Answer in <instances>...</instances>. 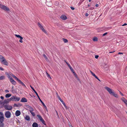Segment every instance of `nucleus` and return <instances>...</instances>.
Here are the masks:
<instances>
[{
    "label": "nucleus",
    "mask_w": 127,
    "mask_h": 127,
    "mask_svg": "<svg viewBox=\"0 0 127 127\" xmlns=\"http://www.w3.org/2000/svg\"><path fill=\"white\" fill-rule=\"evenodd\" d=\"M105 89H106L111 95H113L114 97H118V95L117 94H115L112 91V90L108 87H105Z\"/></svg>",
    "instance_id": "f257e3e1"
},
{
    "label": "nucleus",
    "mask_w": 127,
    "mask_h": 127,
    "mask_svg": "<svg viewBox=\"0 0 127 127\" xmlns=\"http://www.w3.org/2000/svg\"><path fill=\"white\" fill-rule=\"evenodd\" d=\"M30 86L31 87V89L33 90V91L37 95V97H38V98L39 99V100L40 101V102H41V103H42V104L43 105V107H44V108L46 109H47V108L45 105V104L42 101V100L41 99H40L39 96L38 94L37 93L36 91H35V90L34 89V88L31 86L30 85Z\"/></svg>",
    "instance_id": "f03ea898"
},
{
    "label": "nucleus",
    "mask_w": 127,
    "mask_h": 127,
    "mask_svg": "<svg viewBox=\"0 0 127 127\" xmlns=\"http://www.w3.org/2000/svg\"><path fill=\"white\" fill-rule=\"evenodd\" d=\"M8 99L9 101H18L20 99V98L16 96H13L9 98H8Z\"/></svg>",
    "instance_id": "7ed1b4c3"
},
{
    "label": "nucleus",
    "mask_w": 127,
    "mask_h": 127,
    "mask_svg": "<svg viewBox=\"0 0 127 127\" xmlns=\"http://www.w3.org/2000/svg\"><path fill=\"white\" fill-rule=\"evenodd\" d=\"M37 117L40 120V121L44 125H46V124H45V122L43 119L42 118L41 115H37Z\"/></svg>",
    "instance_id": "20e7f679"
},
{
    "label": "nucleus",
    "mask_w": 127,
    "mask_h": 127,
    "mask_svg": "<svg viewBox=\"0 0 127 127\" xmlns=\"http://www.w3.org/2000/svg\"><path fill=\"white\" fill-rule=\"evenodd\" d=\"M0 8L5 11H9V9L8 7L4 5L0 4Z\"/></svg>",
    "instance_id": "39448f33"
},
{
    "label": "nucleus",
    "mask_w": 127,
    "mask_h": 127,
    "mask_svg": "<svg viewBox=\"0 0 127 127\" xmlns=\"http://www.w3.org/2000/svg\"><path fill=\"white\" fill-rule=\"evenodd\" d=\"M5 115L6 118H9L11 117V113L10 112L8 111L5 112Z\"/></svg>",
    "instance_id": "423d86ee"
},
{
    "label": "nucleus",
    "mask_w": 127,
    "mask_h": 127,
    "mask_svg": "<svg viewBox=\"0 0 127 127\" xmlns=\"http://www.w3.org/2000/svg\"><path fill=\"white\" fill-rule=\"evenodd\" d=\"M38 25L40 28V29L43 32H44L45 33H47L46 31H45L43 27L39 22L38 23Z\"/></svg>",
    "instance_id": "0eeeda50"
},
{
    "label": "nucleus",
    "mask_w": 127,
    "mask_h": 127,
    "mask_svg": "<svg viewBox=\"0 0 127 127\" xmlns=\"http://www.w3.org/2000/svg\"><path fill=\"white\" fill-rule=\"evenodd\" d=\"M4 106L5 109L6 110H11L12 109V106L10 105H4Z\"/></svg>",
    "instance_id": "6e6552de"
},
{
    "label": "nucleus",
    "mask_w": 127,
    "mask_h": 127,
    "mask_svg": "<svg viewBox=\"0 0 127 127\" xmlns=\"http://www.w3.org/2000/svg\"><path fill=\"white\" fill-rule=\"evenodd\" d=\"M1 62H2L3 64L4 65H8V62L5 59L3 60H2L1 61Z\"/></svg>",
    "instance_id": "1a4fd4ad"
},
{
    "label": "nucleus",
    "mask_w": 127,
    "mask_h": 127,
    "mask_svg": "<svg viewBox=\"0 0 127 127\" xmlns=\"http://www.w3.org/2000/svg\"><path fill=\"white\" fill-rule=\"evenodd\" d=\"M8 99H5L3 102L2 101V104L4 105V104H6L8 103L9 101H9V100Z\"/></svg>",
    "instance_id": "9d476101"
},
{
    "label": "nucleus",
    "mask_w": 127,
    "mask_h": 127,
    "mask_svg": "<svg viewBox=\"0 0 127 127\" xmlns=\"http://www.w3.org/2000/svg\"><path fill=\"white\" fill-rule=\"evenodd\" d=\"M121 100L123 101L127 106V100L124 97H122L121 98Z\"/></svg>",
    "instance_id": "9b49d317"
},
{
    "label": "nucleus",
    "mask_w": 127,
    "mask_h": 127,
    "mask_svg": "<svg viewBox=\"0 0 127 127\" xmlns=\"http://www.w3.org/2000/svg\"><path fill=\"white\" fill-rule=\"evenodd\" d=\"M21 112L20 111L17 110L15 112V114L16 116H18L20 115Z\"/></svg>",
    "instance_id": "f8f14e48"
},
{
    "label": "nucleus",
    "mask_w": 127,
    "mask_h": 127,
    "mask_svg": "<svg viewBox=\"0 0 127 127\" xmlns=\"http://www.w3.org/2000/svg\"><path fill=\"white\" fill-rule=\"evenodd\" d=\"M25 106L26 107H27L30 109V110H29L30 111H33L34 110L32 108V107H31V106H30L29 105H26Z\"/></svg>",
    "instance_id": "ddd939ff"
},
{
    "label": "nucleus",
    "mask_w": 127,
    "mask_h": 127,
    "mask_svg": "<svg viewBox=\"0 0 127 127\" xmlns=\"http://www.w3.org/2000/svg\"><path fill=\"white\" fill-rule=\"evenodd\" d=\"M25 120L27 121H30V118L29 116L28 115L26 116L25 117Z\"/></svg>",
    "instance_id": "4468645a"
},
{
    "label": "nucleus",
    "mask_w": 127,
    "mask_h": 127,
    "mask_svg": "<svg viewBox=\"0 0 127 127\" xmlns=\"http://www.w3.org/2000/svg\"><path fill=\"white\" fill-rule=\"evenodd\" d=\"M27 99L25 97L22 98L21 100V102H27Z\"/></svg>",
    "instance_id": "2eb2a0df"
},
{
    "label": "nucleus",
    "mask_w": 127,
    "mask_h": 127,
    "mask_svg": "<svg viewBox=\"0 0 127 127\" xmlns=\"http://www.w3.org/2000/svg\"><path fill=\"white\" fill-rule=\"evenodd\" d=\"M61 18L64 20H65L67 19L66 16L64 15H62L61 17Z\"/></svg>",
    "instance_id": "dca6fc26"
},
{
    "label": "nucleus",
    "mask_w": 127,
    "mask_h": 127,
    "mask_svg": "<svg viewBox=\"0 0 127 127\" xmlns=\"http://www.w3.org/2000/svg\"><path fill=\"white\" fill-rule=\"evenodd\" d=\"M32 126L33 127H38V124L34 122Z\"/></svg>",
    "instance_id": "f3484780"
},
{
    "label": "nucleus",
    "mask_w": 127,
    "mask_h": 127,
    "mask_svg": "<svg viewBox=\"0 0 127 127\" xmlns=\"http://www.w3.org/2000/svg\"><path fill=\"white\" fill-rule=\"evenodd\" d=\"M12 76L16 80H17L18 81V82L20 80L19 79H18V78L17 77H16L15 76L13 75H12Z\"/></svg>",
    "instance_id": "a211bd4d"
},
{
    "label": "nucleus",
    "mask_w": 127,
    "mask_h": 127,
    "mask_svg": "<svg viewBox=\"0 0 127 127\" xmlns=\"http://www.w3.org/2000/svg\"><path fill=\"white\" fill-rule=\"evenodd\" d=\"M18 82L20 84H21L24 87H26L25 85V84L22 82L20 80Z\"/></svg>",
    "instance_id": "6ab92c4d"
},
{
    "label": "nucleus",
    "mask_w": 127,
    "mask_h": 127,
    "mask_svg": "<svg viewBox=\"0 0 127 127\" xmlns=\"http://www.w3.org/2000/svg\"><path fill=\"white\" fill-rule=\"evenodd\" d=\"M90 72L94 76L96 79L97 78V77L93 73L91 70H90Z\"/></svg>",
    "instance_id": "aec40b11"
},
{
    "label": "nucleus",
    "mask_w": 127,
    "mask_h": 127,
    "mask_svg": "<svg viewBox=\"0 0 127 127\" xmlns=\"http://www.w3.org/2000/svg\"><path fill=\"white\" fill-rule=\"evenodd\" d=\"M11 95V94H7L5 96L6 98H8L10 97Z\"/></svg>",
    "instance_id": "412c9836"
},
{
    "label": "nucleus",
    "mask_w": 127,
    "mask_h": 127,
    "mask_svg": "<svg viewBox=\"0 0 127 127\" xmlns=\"http://www.w3.org/2000/svg\"><path fill=\"white\" fill-rule=\"evenodd\" d=\"M68 66L69 67V68H70V70L73 73V72L74 71L73 69V68L71 67V65L70 64L68 65Z\"/></svg>",
    "instance_id": "4be33fe9"
},
{
    "label": "nucleus",
    "mask_w": 127,
    "mask_h": 127,
    "mask_svg": "<svg viewBox=\"0 0 127 127\" xmlns=\"http://www.w3.org/2000/svg\"><path fill=\"white\" fill-rule=\"evenodd\" d=\"M5 79V77L4 76H1L0 77V80H2Z\"/></svg>",
    "instance_id": "5701e85b"
},
{
    "label": "nucleus",
    "mask_w": 127,
    "mask_h": 127,
    "mask_svg": "<svg viewBox=\"0 0 127 127\" xmlns=\"http://www.w3.org/2000/svg\"><path fill=\"white\" fill-rule=\"evenodd\" d=\"M62 103H63V104L64 105V106L67 109H68V107L65 104V103L63 101L62 102Z\"/></svg>",
    "instance_id": "b1692460"
},
{
    "label": "nucleus",
    "mask_w": 127,
    "mask_h": 127,
    "mask_svg": "<svg viewBox=\"0 0 127 127\" xmlns=\"http://www.w3.org/2000/svg\"><path fill=\"white\" fill-rule=\"evenodd\" d=\"M4 117H0V122H3L4 121Z\"/></svg>",
    "instance_id": "393cba45"
},
{
    "label": "nucleus",
    "mask_w": 127,
    "mask_h": 127,
    "mask_svg": "<svg viewBox=\"0 0 127 127\" xmlns=\"http://www.w3.org/2000/svg\"><path fill=\"white\" fill-rule=\"evenodd\" d=\"M4 124L3 122H0V127H4Z\"/></svg>",
    "instance_id": "a878e982"
},
{
    "label": "nucleus",
    "mask_w": 127,
    "mask_h": 127,
    "mask_svg": "<svg viewBox=\"0 0 127 127\" xmlns=\"http://www.w3.org/2000/svg\"><path fill=\"white\" fill-rule=\"evenodd\" d=\"M15 35L16 37L18 38H20H20L22 39V38H23L21 36L19 35L15 34Z\"/></svg>",
    "instance_id": "bb28decb"
},
{
    "label": "nucleus",
    "mask_w": 127,
    "mask_h": 127,
    "mask_svg": "<svg viewBox=\"0 0 127 127\" xmlns=\"http://www.w3.org/2000/svg\"><path fill=\"white\" fill-rule=\"evenodd\" d=\"M33 111H30V112L32 116H34L35 115V113L34 112H32Z\"/></svg>",
    "instance_id": "cd10ccee"
},
{
    "label": "nucleus",
    "mask_w": 127,
    "mask_h": 127,
    "mask_svg": "<svg viewBox=\"0 0 127 127\" xmlns=\"http://www.w3.org/2000/svg\"><path fill=\"white\" fill-rule=\"evenodd\" d=\"M62 39L64 43H67L68 42V40L66 39L63 38Z\"/></svg>",
    "instance_id": "c85d7f7f"
},
{
    "label": "nucleus",
    "mask_w": 127,
    "mask_h": 127,
    "mask_svg": "<svg viewBox=\"0 0 127 127\" xmlns=\"http://www.w3.org/2000/svg\"><path fill=\"white\" fill-rule=\"evenodd\" d=\"M5 74L7 75L8 77V78L11 77L10 75V73L8 72H6L5 73Z\"/></svg>",
    "instance_id": "c756f323"
},
{
    "label": "nucleus",
    "mask_w": 127,
    "mask_h": 127,
    "mask_svg": "<svg viewBox=\"0 0 127 127\" xmlns=\"http://www.w3.org/2000/svg\"><path fill=\"white\" fill-rule=\"evenodd\" d=\"M0 117H4V115L1 112H0Z\"/></svg>",
    "instance_id": "7c9ffc66"
},
{
    "label": "nucleus",
    "mask_w": 127,
    "mask_h": 127,
    "mask_svg": "<svg viewBox=\"0 0 127 127\" xmlns=\"http://www.w3.org/2000/svg\"><path fill=\"white\" fill-rule=\"evenodd\" d=\"M93 40L94 41H96L97 40V38L96 37H94V38L93 39Z\"/></svg>",
    "instance_id": "2f4dec72"
},
{
    "label": "nucleus",
    "mask_w": 127,
    "mask_h": 127,
    "mask_svg": "<svg viewBox=\"0 0 127 127\" xmlns=\"http://www.w3.org/2000/svg\"><path fill=\"white\" fill-rule=\"evenodd\" d=\"M46 73L47 76L48 77H49L51 79V77L50 76V75L48 73V72H46Z\"/></svg>",
    "instance_id": "473e14b6"
},
{
    "label": "nucleus",
    "mask_w": 127,
    "mask_h": 127,
    "mask_svg": "<svg viewBox=\"0 0 127 127\" xmlns=\"http://www.w3.org/2000/svg\"><path fill=\"white\" fill-rule=\"evenodd\" d=\"M19 104L18 105L16 104H14V106L15 107H19Z\"/></svg>",
    "instance_id": "72a5a7b5"
},
{
    "label": "nucleus",
    "mask_w": 127,
    "mask_h": 127,
    "mask_svg": "<svg viewBox=\"0 0 127 127\" xmlns=\"http://www.w3.org/2000/svg\"><path fill=\"white\" fill-rule=\"evenodd\" d=\"M12 81V82H11V83H12L14 85H15L16 84V82H15V81L14 80H13V81Z\"/></svg>",
    "instance_id": "f704fd0d"
},
{
    "label": "nucleus",
    "mask_w": 127,
    "mask_h": 127,
    "mask_svg": "<svg viewBox=\"0 0 127 127\" xmlns=\"http://www.w3.org/2000/svg\"><path fill=\"white\" fill-rule=\"evenodd\" d=\"M73 73L74 75L76 77V78L77 77H78V76L76 74V73L74 71L73 72Z\"/></svg>",
    "instance_id": "c9c22d12"
},
{
    "label": "nucleus",
    "mask_w": 127,
    "mask_h": 127,
    "mask_svg": "<svg viewBox=\"0 0 127 127\" xmlns=\"http://www.w3.org/2000/svg\"><path fill=\"white\" fill-rule=\"evenodd\" d=\"M59 4V3L58 1H56L55 3V4L57 6H58Z\"/></svg>",
    "instance_id": "e433bc0d"
},
{
    "label": "nucleus",
    "mask_w": 127,
    "mask_h": 127,
    "mask_svg": "<svg viewBox=\"0 0 127 127\" xmlns=\"http://www.w3.org/2000/svg\"><path fill=\"white\" fill-rule=\"evenodd\" d=\"M58 98L59 99L61 102L63 101V100L61 99V98L59 96H58Z\"/></svg>",
    "instance_id": "4c0bfd02"
},
{
    "label": "nucleus",
    "mask_w": 127,
    "mask_h": 127,
    "mask_svg": "<svg viewBox=\"0 0 127 127\" xmlns=\"http://www.w3.org/2000/svg\"><path fill=\"white\" fill-rule=\"evenodd\" d=\"M9 79H10V81L11 82H12V81L14 80L11 77L9 78Z\"/></svg>",
    "instance_id": "58836bf2"
},
{
    "label": "nucleus",
    "mask_w": 127,
    "mask_h": 127,
    "mask_svg": "<svg viewBox=\"0 0 127 127\" xmlns=\"http://www.w3.org/2000/svg\"><path fill=\"white\" fill-rule=\"evenodd\" d=\"M0 58L1 59H2V60H3L4 59H5V58L2 56L0 55Z\"/></svg>",
    "instance_id": "ea45409f"
},
{
    "label": "nucleus",
    "mask_w": 127,
    "mask_h": 127,
    "mask_svg": "<svg viewBox=\"0 0 127 127\" xmlns=\"http://www.w3.org/2000/svg\"><path fill=\"white\" fill-rule=\"evenodd\" d=\"M43 56H44V57L45 58V59L46 60V59H47L48 58H47V57H46V55L45 54H43Z\"/></svg>",
    "instance_id": "a19ab883"
},
{
    "label": "nucleus",
    "mask_w": 127,
    "mask_h": 127,
    "mask_svg": "<svg viewBox=\"0 0 127 127\" xmlns=\"http://www.w3.org/2000/svg\"><path fill=\"white\" fill-rule=\"evenodd\" d=\"M23 39V37L22 38V39L20 38V40H19V42L20 43H22L23 42V41L22 40Z\"/></svg>",
    "instance_id": "79ce46f5"
},
{
    "label": "nucleus",
    "mask_w": 127,
    "mask_h": 127,
    "mask_svg": "<svg viewBox=\"0 0 127 127\" xmlns=\"http://www.w3.org/2000/svg\"><path fill=\"white\" fill-rule=\"evenodd\" d=\"M107 33V32H105V33H104L102 35V36H104L105 35H106Z\"/></svg>",
    "instance_id": "37998d69"
},
{
    "label": "nucleus",
    "mask_w": 127,
    "mask_h": 127,
    "mask_svg": "<svg viewBox=\"0 0 127 127\" xmlns=\"http://www.w3.org/2000/svg\"><path fill=\"white\" fill-rule=\"evenodd\" d=\"M11 90H12V93H13V91H14V89H13V86L12 88H11Z\"/></svg>",
    "instance_id": "c03bdc74"
},
{
    "label": "nucleus",
    "mask_w": 127,
    "mask_h": 127,
    "mask_svg": "<svg viewBox=\"0 0 127 127\" xmlns=\"http://www.w3.org/2000/svg\"><path fill=\"white\" fill-rule=\"evenodd\" d=\"M99 57V56L98 55H95V58L96 59H97Z\"/></svg>",
    "instance_id": "a18cd8bd"
},
{
    "label": "nucleus",
    "mask_w": 127,
    "mask_h": 127,
    "mask_svg": "<svg viewBox=\"0 0 127 127\" xmlns=\"http://www.w3.org/2000/svg\"><path fill=\"white\" fill-rule=\"evenodd\" d=\"M64 62L67 64V65H68L69 64H68V63L65 60H64Z\"/></svg>",
    "instance_id": "49530a36"
},
{
    "label": "nucleus",
    "mask_w": 127,
    "mask_h": 127,
    "mask_svg": "<svg viewBox=\"0 0 127 127\" xmlns=\"http://www.w3.org/2000/svg\"><path fill=\"white\" fill-rule=\"evenodd\" d=\"M0 70L3 71L4 70V69L2 68L1 67H0Z\"/></svg>",
    "instance_id": "de8ad7c7"
},
{
    "label": "nucleus",
    "mask_w": 127,
    "mask_h": 127,
    "mask_svg": "<svg viewBox=\"0 0 127 127\" xmlns=\"http://www.w3.org/2000/svg\"><path fill=\"white\" fill-rule=\"evenodd\" d=\"M70 8H71V9L72 10H74V8L73 7H72V6Z\"/></svg>",
    "instance_id": "09e8293b"
},
{
    "label": "nucleus",
    "mask_w": 127,
    "mask_h": 127,
    "mask_svg": "<svg viewBox=\"0 0 127 127\" xmlns=\"http://www.w3.org/2000/svg\"><path fill=\"white\" fill-rule=\"evenodd\" d=\"M120 94L122 96H124V94L122 93L120 91Z\"/></svg>",
    "instance_id": "8fccbe9b"
},
{
    "label": "nucleus",
    "mask_w": 127,
    "mask_h": 127,
    "mask_svg": "<svg viewBox=\"0 0 127 127\" xmlns=\"http://www.w3.org/2000/svg\"><path fill=\"white\" fill-rule=\"evenodd\" d=\"M5 92L6 93H8L9 92V91L7 90H5Z\"/></svg>",
    "instance_id": "3c124183"
},
{
    "label": "nucleus",
    "mask_w": 127,
    "mask_h": 127,
    "mask_svg": "<svg viewBox=\"0 0 127 127\" xmlns=\"http://www.w3.org/2000/svg\"><path fill=\"white\" fill-rule=\"evenodd\" d=\"M127 25V24L126 23H124V24H123L122 26H125Z\"/></svg>",
    "instance_id": "603ef678"
},
{
    "label": "nucleus",
    "mask_w": 127,
    "mask_h": 127,
    "mask_svg": "<svg viewBox=\"0 0 127 127\" xmlns=\"http://www.w3.org/2000/svg\"><path fill=\"white\" fill-rule=\"evenodd\" d=\"M0 98L2 99H3L4 98V97H3V96H1L0 97Z\"/></svg>",
    "instance_id": "864d4df0"
},
{
    "label": "nucleus",
    "mask_w": 127,
    "mask_h": 127,
    "mask_svg": "<svg viewBox=\"0 0 127 127\" xmlns=\"http://www.w3.org/2000/svg\"><path fill=\"white\" fill-rule=\"evenodd\" d=\"M85 16H88V13H86L85 14Z\"/></svg>",
    "instance_id": "5fc2aeb1"
},
{
    "label": "nucleus",
    "mask_w": 127,
    "mask_h": 127,
    "mask_svg": "<svg viewBox=\"0 0 127 127\" xmlns=\"http://www.w3.org/2000/svg\"><path fill=\"white\" fill-rule=\"evenodd\" d=\"M9 73H10V75H11L12 76V75H13L11 73V72H9Z\"/></svg>",
    "instance_id": "6e6d98bb"
},
{
    "label": "nucleus",
    "mask_w": 127,
    "mask_h": 127,
    "mask_svg": "<svg viewBox=\"0 0 127 127\" xmlns=\"http://www.w3.org/2000/svg\"><path fill=\"white\" fill-rule=\"evenodd\" d=\"M118 54H123V53H122L119 52L118 53Z\"/></svg>",
    "instance_id": "4d7b16f0"
},
{
    "label": "nucleus",
    "mask_w": 127,
    "mask_h": 127,
    "mask_svg": "<svg viewBox=\"0 0 127 127\" xmlns=\"http://www.w3.org/2000/svg\"><path fill=\"white\" fill-rule=\"evenodd\" d=\"M2 101L1 100L0 101V104H2Z\"/></svg>",
    "instance_id": "13d9d810"
},
{
    "label": "nucleus",
    "mask_w": 127,
    "mask_h": 127,
    "mask_svg": "<svg viewBox=\"0 0 127 127\" xmlns=\"http://www.w3.org/2000/svg\"><path fill=\"white\" fill-rule=\"evenodd\" d=\"M95 6L96 7H97L98 6V5L97 4H96V5H95Z\"/></svg>",
    "instance_id": "bf43d9fd"
},
{
    "label": "nucleus",
    "mask_w": 127,
    "mask_h": 127,
    "mask_svg": "<svg viewBox=\"0 0 127 127\" xmlns=\"http://www.w3.org/2000/svg\"><path fill=\"white\" fill-rule=\"evenodd\" d=\"M76 78L77 79V80H78L80 81L79 79L78 78V77H77Z\"/></svg>",
    "instance_id": "052dcab7"
},
{
    "label": "nucleus",
    "mask_w": 127,
    "mask_h": 127,
    "mask_svg": "<svg viewBox=\"0 0 127 127\" xmlns=\"http://www.w3.org/2000/svg\"><path fill=\"white\" fill-rule=\"evenodd\" d=\"M115 51H114L112 52H109V53H113Z\"/></svg>",
    "instance_id": "680f3d73"
},
{
    "label": "nucleus",
    "mask_w": 127,
    "mask_h": 127,
    "mask_svg": "<svg viewBox=\"0 0 127 127\" xmlns=\"http://www.w3.org/2000/svg\"><path fill=\"white\" fill-rule=\"evenodd\" d=\"M94 9L93 7H92L91 8H90V9L91 10H93Z\"/></svg>",
    "instance_id": "e2e57ef3"
},
{
    "label": "nucleus",
    "mask_w": 127,
    "mask_h": 127,
    "mask_svg": "<svg viewBox=\"0 0 127 127\" xmlns=\"http://www.w3.org/2000/svg\"><path fill=\"white\" fill-rule=\"evenodd\" d=\"M97 79L98 81H100V79L97 77V78H96Z\"/></svg>",
    "instance_id": "0e129e2a"
},
{
    "label": "nucleus",
    "mask_w": 127,
    "mask_h": 127,
    "mask_svg": "<svg viewBox=\"0 0 127 127\" xmlns=\"http://www.w3.org/2000/svg\"><path fill=\"white\" fill-rule=\"evenodd\" d=\"M88 7H89V6H90V5L89 4L88 5Z\"/></svg>",
    "instance_id": "69168bd1"
},
{
    "label": "nucleus",
    "mask_w": 127,
    "mask_h": 127,
    "mask_svg": "<svg viewBox=\"0 0 127 127\" xmlns=\"http://www.w3.org/2000/svg\"><path fill=\"white\" fill-rule=\"evenodd\" d=\"M89 2H90L91 1V0H89Z\"/></svg>",
    "instance_id": "338daca9"
},
{
    "label": "nucleus",
    "mask_w": 127,
    "mask_h": 127,
    "mask_svg": "<svg viewBox=\"0 0 127 127\" xmlns=\"http://www.w3.org/2000/svg\"><path fill=\"white\" fill-rule=\"evenodd\" d=\"M18 122H19V123H20V121L19 120H18Z\"/></svg>",
    "instance_id": "774afa93"
}]
</instances>
